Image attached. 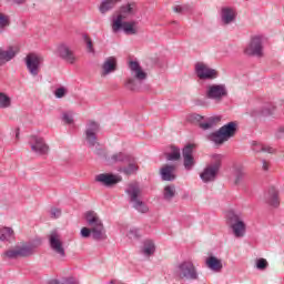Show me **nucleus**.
<instances>
[{
  "label": "nucleus",
  "mask_w": 284,
  "mask_h": 284,
  "mask_svg": "<svg viewBox=\"0 0 284 284\" xmlns=\"http://www.w3.org/2000/svg\"><path fill=\"white\" fill-rule=\"evenodd\" d=\"M84 220L92 230V240L93 241H106L108 233L105 231V225L103 224V220L99 216V213L94 211H87L84 213Z\"/></svg>",
  "instance_id": "nucleus-1"
},
{
  "label": "nucleus",
  "mask_w": 284,
  "mask_h": 284,
  "mask_svg": "<svg viewBox=\"0 0 284 284\" xmlns=\"http://www.w3.org/2000/svg\"><path fill=\"white\" fill-rule=\"evenodd\" d=\"M131 77L124 82V88L130 90V92H140L141 85H143V81L148 79V73L143 71L141 64L136 61H131L129 63Z\"/></svg>",
  "instance_id": "nucleus-2"
},
{
  "label": "nucleus",
  "mask_w": 284,
  "mask_h": 284,
  "mask_svg": "<svg viewBox=\"0 0 284 284\" xmlns=\"http://www.w3.org/2000/svg\"><path fill=\"white\" fill-rule=\"evenodd\" d=\"M125 193L129 196V201L132 204V207L136 210V212H140V214H148V212H150L148 204L141 200L143 191H141V186L138 182L130 183L125 190Z\"/></svg>",
  "instance_id": "nucleus-3"
},
{
  "label": "nucleus",
  "mask_w": 284,
  "mask_h": 284,
  "mask_svg": "<svg viewBox=\"0 0 284 284\" xmlns=\"http://www.w3.org/2000/svg\"><path fill=\"white\" fill-rule=\"evenodd\" d=\"M239 130V123L232 121L223 126H221L217 131L210 134V141L215 143V145H223L226 143L229 139H233L236 136V131Z\"/></svg>",
  "instance_id": "nucleus-4"
},
{
  "label": "nucleus",
  "mask_w": 284,
  "mask_h": 284,
  "mask_svg": "<svg viewBox=\"0 0 284 284\" xmlns=\"http://www.w3.org/2000/svg\"><path fill=\"white\" fill-rule=\"evenodd\" d=\"M101 132V124L94 120H90L87 122L84 130V140L89 148H95L97 150H101V144L99 143V138L97 134Z\"/></svg>",
  "instance_id": "nucleus-5"
},
{
  "label": "nucleus",
  "mask_w": 284,
  "mask_h": 284,
  "mask_svg": "<svg viewBox=\"0 0 284 284\" xmlns=\"http://www.w3.org/2000/svg\"><path fill=\"white\" fill-rule=\"evenodd\" d=\"M175 276L182 281H199L196 266H194V263L190 261H184L176 265Z\"/></svg>",
  "instance_id": "nucleus-6"
},
{
  "label": "nucleus",
  "mask_w": 284,
  "mask_h": 284,
  "mask_svg": "<svg viewBox=\"0 0 284 284\" xmlns=\"http://www.w3.org/2000/svg\"><path fill=\"white\" fill-rule=\"evenodd\" d=\"M36 246L34 244L23 243L18 244L12 248H9L3 253V256L9 260L14 258H28V256H32L34 254Z\"/></svg>",
  "instance_id": "nucleus-7"
},
{
  "label": "nucleus",
  "mask_w": 284,
  "mask_h": 284,
  "mask_svg": "<svg viewBox=\"0 0 284 284\" xmlns=\"http://www.w3.org/2000/svg\"><path fill=\"white\" fill-rule=\"evenodd\" d=\"M27 70L31 77H39L41 65H43V57L38 53H29L24 58Z\"/></svg>",
  "instance_id": "nucleus-8"
},
{
  "label": "nucleus",
  "mask_w": 284,
  "mask_h": 284,
  "mask_svg": "<svg viewBox=\"0 0 284 284\" xmlns=\"http://www.w3.org/2000/svg\"><path fill=\"white\" fill-rule=\"evenodd\" d=\"M227 220L231 225V230H233L234 236L236 239H243V236H245L246 225L241 215L234 212H229Z\"/></svg>",
  "instance_id": "nucleus-9"
},
{
  "label": "nucleus",
  "mask_w": 284,
  "mask_h": 284,
  "mask_svg": "<svg viewBox=\"0 0 284 284\" xmlns=\"http://www.w3.org/2000/svg\"><path fill=\"white\" fill-rule=\"evenodd\" d=\"M206 99L221 103L227 97V87L225 84H209L205 91Z\"/></svg>",
  "instance_id": "nucleus-10"
},
{
  "label": "nucleus",
  "mask_w": 284,
  "mask_h": 284,
  "mask_svg": "<svg viewBox=\"0 0 284 284\" xmlns=\"http://www.w3.org/2000/svg\"><path fill=\"white\" fill-rule=\"evenodd\" d=\"M31 152L37 156H48L50 154V145L47 144L45 140L38 135H32L29 140Z\"/></svg>",
  "instance_id": "nucleus-11"
},
{
  "label": "nucleus",
  "mask_w": 284,
  "mask_h": 284,
  "mask_svg": "<svg viewBox=\"0 0 284 284\" xmlns=\"http://www.w3.org/2000/svg\"><path fill=\"white\" fill-rule=\"evenodd\" d=\"M195 74L201 81H212L213 79L219 78V71L210 68V65L203 62L195 63Z\"/></svg>",
  "instance_id": "nucleus-12"
},
{
  "label": "nucleus",
  "mask_w": 284,
  "mask_h": 284,
  "mask_svg": "<svg viewBox=\"0 0 284 284\" xmlns=\"http://www.w3.org/2000/svg\"><path fill=\"white\" fill-rule=\"evenodd\" d=\"M244 54H247V57H263V37H252L250 43L244 49Z\"/></svg>",
  "instance_id": "nucleus-13"
},
{
  "label": "nucleus",
  "mask_w": 284,
  "mask_h": 284,
  "mask_svg": "<svg viewBox=\"0 0 284 284\" xmlns=\"http://www.w3.org/2000/svg\"><path fill=\"white\" fill-rule=\"evenodd\" d=\"M49 245L54 254L60 256V258H65V247H63V240H61L59 232L52 231L49 234Z\"/></svg>",
  "instance_id": "nucleus-14"
},
{
  "label": "nucleus",
  "mask_w": 284,
  "mask_h": 284,
  "mask_svg": "<svg viewBox=\"0 0 284 284\" xmlns=\"http://www.w3.org/2000/svg\"><path fill=\"white\" fill-rule=\"evenodd\" d=\"M134 16V9L131 4H125L120 8L119 11L112 14L111 17V23L119 29L121 28V22L125 21L129 17Z\"/></svg>",
  "instance_id": "nucleus-15"
},
{
  "label": "nucleus",
  "mask_w": 284,
  "mask_h": 284,
  "mask_svg": "<svg viewBox=\"0 0 284 284\" xmlns=\"http://www.w3.org/2000/svg\"><path fill=\"white\" fill-rule=\"evenodd\" d=\"M111 30L114 34H116V32H121V30L124 32V34L128 36H135L139 34V22L138 21H122L120 22V28L116 29V27H114V23H111Z\"/></svg>",
  "instance_id": "nucleus-16"
},
{
  "label": "nucleus",
  "mask_w": 284,
  "mask_h": 284,
  "mask_svg": "<svg viewBox=\"0 0 284 284\" xmlns=\"http://www.w3.org/2000/svg\"><path fill=\"white\" fill-rule=\"evenodd\" d=\"M94 152L98 156L105 159V161H108L110 164L126 163V161H130V158L132 156V155H128L123 152H118V153H114L113 155H111L110 158H108V154L105 153V150H103V149H97Z\"/></svg>",
  "instance_id": "nucleus-17"
},
{
  "label": "nucleus",
  "mask_w": 284,
  "mask_h": 284,
  "mask_svg": "<svg viewBox=\"0 0 284 284\" xmlns=\"http://www.w3.org/2000/svg\"><path fill=\"white\" fill-rule=\"evenodd\" d=\"M57 52L58 57L62 59V61H65V63H70V65H74L77 63V55L68 44L61 43L58 47Z\"/></svg>",
  "instance_id": "nucleus-18"
},
{
  "label": "nucleus",
  "mask_w": 284,
  "mask_h": 284,
  "mask_svg": "<svg viewBox=\"0 0 284 284\" xmlns=\"http://www.w3.org/2000/svg\"><path fill=\"white\" fill-rule=\"evenodd\" d=\"M193 153H194L193 144H187L186 146H184L182 151L184 170L189 172L194 168V165H196V161L194 160Z\"/></svg>",
  "instance_id": "nucleus-19"
},
{
  "label": "nucleus",
  "mask_w": 284,
  "mask_h": 284,
  "mask_svg": "<svg viewBox=\"0 0 284 284\" xmlns=\"http://www.w3.org/2000/svg\"><path fill=\"white\" fill-rule=\"evenodd\" d=\"M97 183H101L105 185V187H112V185H116V183H121L122 178L119 175L110 174V173H100L95 175Z\"/></svg>",
  "instance_id": "nucleus-20"
},
{
  "label": "nucleus",
  "mask_w": 284,
  "mask_h": 284,
  "mask_svg": "<svg viewBox=\"0 0 284 284\" xmlns=\"http://www.w3.org/2000/svg\"><path fill=\"white\" fill-rule=\"evenodd\" d=\"M160 175L162 181H175L176 180V164H164L160 169Z\"/></svg>",
  "instance_id": "nucleus-21"
},
{
  "label": "nucleus",
  "mask_w": 284,
  "mask_h": 284,
  "mask_svg": "<svg viewBox=\"0 0 284 284\" xmlns=\"http://www.w3.org/2000/svg\"><path fill=\"white\" fill-rule=\"evenodd\" d=\"M221 19L224 26H230L236 21V10L231 7H223L221 10Z\"/></svg>",
  "instance_id": "nucleus-22"
},
{
  "label": "nucleus",
  "mask_w": 284,
  "mask_h": 284,
  "mask_svg": "<svg viewBox=\"0 0 284 284\" xmlns=\"http://www.w3.org/2000/svg\"><path fill=\"white\" fill-rule=\"evenodd\" d=\"M217 175L219 171L207 164L203 172L200 174V179L203 181V183H212V181H216Z\"/></svg>",
  "instance_id": "nucleus-23"
},
{
  "label": "nucleus",
  "mask_w": 284,
  "mask_h": 284,
  "mask_svg": "<svg viewBox=\"0 0 284 284\" xmlns=\"http://www.w3.org/2000/svg\"><path fill=\"white\" fill-rule=\"evenodd\" d=\"M116 72V58L110 57L102 63L101 77H108Z\"/></svg>",
  "instance_id": "nucleus-24"
},
{
  "label": "nucleus",
  "mask_w": 284,
  "mask_h": 284,
  "mask_svg": "<svg viewBox=\"0 0 284 284\" xmlns=\"http://www.w3.org/2000/svg\"><path fill=\"white\" fill-rule=\"evenodd\" d=\"M126 163H129L128 166L120 168L118 172H121L126 176H131V174H136V172H139V164L136 163V159L132 155L130 156V161H126Z\"/></svg>",
  "instance_id": "nucleus-25"
},
{
  "label": "nucleus",
  "mask_w": 284,
  "mask_h": 284,
  "mask_svg": "<svg viewBox=\"0 0 284 284\" xmlns=\"http://www.w3.org/2000/svg\"><path fill=\"white\" fill-rule=\"evenodd\" d=\"M205 265L211 272H222L223 270V261H221L219 257L211 255L205 260Z\"/></svg>",
  "instance_id": "nucleus-26"
},
{
  "label": "nucleus",
  "mask_w": 284,
  "mask_h": 284,
  "mask_svg": "<svg viewBox=\"0 0 284 284\" xmlns=\"http://www.w3.org/2000/svg\"><path fill=\"white\" fill-rule=\"evenodd\" d=\"M13 57H17V51L12 47H9L7 50L0 48V65L12 61Z\"/></svg>",
  "instance_id": "nucleus-27"
},
{
  "label": "nucleus",
  "mask_w": 284,
  "mask_h": 284,
  "mask_svg": "<svg viewBox=\"0 0 284 284\" xmlns=\"http://www.w3.org/2000/svg\"><path fill=\"white\" fill-rule=\"evenodd\" d=\"M266 203L271 205L272 207H276L278 202V191L275 187H271L265 196Z\"/></svg>",
  "instance_id": "nucleus-28"
},
{
  "label": "nucleus",
  "mask_w": 284,
  "mask_h": 284,
  "mask_svg": "<svg viewBox=\"0 0 284 284\" xmlns=\"http://www.w3.org/2000/svg\"><path fill=\"white\" fill-rule=\"evenodd\" d=\"M120 1L121 0H103L99 7L101 14H105V12L113 10Z\"/></svg>",
  "instance_id": "nucleus-29"
},
{
  "label": "nucleus",
  "mask_w": 284,
  "mask_h": 284,
  "mask_svg": "<svg viewBox=\"0 0 284 284\" xmlns=\"http://www.w3.org/2000/svg\"><path fill=\"white\" fill-rule=\"evenodd\" d=\"M156 252V245L154 244V241L152 240H146L143 243L142 247V254L144 256H152Z\"/></svg>",
  "instance_id": "nucleus-30"
},
{
  "label": "nucleus",
  "mask_w": 284,
  "mask_h": 284,
  "mask_svg": "<svg viewBox=\"0 0 284 284\" xmlns=\"http://www.w3.org/2000/svg\"><path fill=\"white\" fill-rule=\"evenodd\" d=\"M221 121L220 116L207 118L205 122H200L201 130H212Z\"/></svg>",
  "instance_id": "nucleus-31"
},
{
  "label": "nucleus",
  "mask_w": 284,
  "mask_h": 284,
  "mask_svg": "<svg viewBox=\"0 0 284 284\" xmlns=\"http://www.w3.org/2000/svg\"><path fill=\"white\" fill-rule=\"evenodd\" d=\"M166 161H179L181 159V150L176 146H171V151L165 153Z\"/></svg>",
  "instance_id": "nucleus-32"
},
{
  "label": "nucleus",
  "mask_w": 284,
  "mask_h": 284,
  "mask_svg": "<svg viewBox=\"0 0 284 284\" xmlns=\"http://www.w3.org/2000/svg\"><path fill=\"white\" fill-rule=\"evenodd\" d=\"M164 201H172L176 196V187L174 185H166L163 191Z\"/></svg>",
  "instance_id": "nucleus-33"
},
{
  "label": "nucleus",
  "mask_w": 284,
  "mask_h": 284,
  "mask_svg": "<svg viewBox=\"0 0 284 284\" xmlns=\"http://www.w3.org/2000/svg\"><path fill=\"white\" fill-rule=\"evenodd\" d=\"M11 236H14L12 227L0 226V241H10Z\"/></svg>",
  "instance_id": "nucleus-34"
},
{
  "label": "nucleus",
  "mask_w": 284,
  "mask_h": 284,
  "mask_svg": "<svg viewBox=\"0 0 284 284\" xmlns=\"http://www.w3.org/2000/svg\"><path fill=\"white\" fill-rule=\"evenodd\" d=\"M223 161L222 154H213L211 155V163L209 164L214 170H221V162Z\"/></svg>",
  "instance_id": "nucleus-35"
},
{
  "label": "nucleus",
  "mask_w": 284,
  "mask_h": 284,
  "mask_svg": "<svg viewBox=\"0 0 284 284\" xmlns=\"http://www.w3.org/2000/svg\"><path fill=\"white\" fill-rule=\"evenodd\" d=\"M7 28H10V16L0 12V32H4Z\"/></svg>",
  "instance_id": "nucleus-36"
},
{
  "label": "nucleus",
  "mask_w": 284,
  "mask_h": 284,
  "mask_svg": "<svg viewBox=\"0 0 284 284\" xmlns=\"http://www.w3.org/2000/svg\"><path fill=\"white\" fill-rule=\"evenodd\" d=\"M245 176H246L245 170L236 169L234 172V184L241 185V183H243V180L245 179Z\"/></svg>",
  "instance_id": "nucleus-37"
},
{
  "label": "nucleus",
  "mask_w": 284,
  "mask_h": 284,
  "mask_svg": "<svg viewBox=\"0 0 284 284\" xmlns=\"http://www.w3.org/2000/svg\"><path fill=\"white\" fill-rule=\"evenodd\" d=\"M173 12H176L178 14H185V12H192V6L176 4L173 7Z\"/></svg>",
  "instance_id": "nucleus-38"
},
{
  "label": "nucleus",
  "mask_w": 284,
  "mask_h": 284,
  "mask_svg": "<svg viewBox=\"0 0 284 284\" xmlns=\"http://www.w3.org/2000/svg\"><path fill=\"white\" fill-rule=\"evenodd\" d=\"M10 105H12V100L10 97H8L6 93H0V108L6 109L10 108Z\"/></svg>",
  "instance_id": "nucleus-39"
},
{
  "label": "nucleus",
  "mask_w": 284,
  "mask_h": 284,
  "mask_svg": "<svg viewBox=\"0 0 284 284\" xmlns=\"http://www.w3.org/2000/svg\"><path fill=\"white\" fill-rule=\"evenodd\" d=\"M270 263H267V260L263 258V257H260L255 261V267L256 270H267Z\"/></svg>",
  "instance_id": "nucleus-40"
},
{
  "label": "nucleus",
  "mask_w": 284,
  "mask_h": 284,
  "mask_svg": "<svg viewBox=\"0 0 284 284\" xmlns=\"http://www.w3.org/2000/svg\"><path fill=\"white\" fill-rule=\"evenodd\" d=\"M254 152H266L267 154H274V150L271 146H265L262 144H256L253 148Z\"/></svg>",
  "instance_id": "nucleus-41"
},
{
  "label": "nucleus",
  "mask_w": 284,
  "mask_h": 284,
  "mask_svg": "<svg viewBox=\"0 0 284 284\" xmlns=\"http://www.w3.org/2000/svg\"><path fill=\"white\" fill-rule=\"evenodd\" d=\"M205 118L199 113H192L190 116H189V121H191L192 123H199V125H201V123H203L202 121L204 120Z\"/></svg>",
  "instance_id": "nucleus-42"
},
{
  "label": "nucleus",
  "mask_w": 284,
  "mask_h": 284,
  "mask_svg": "<svg viewBox=\"0 0 284 284\" xmlns=\"http://www.w3.org/2000/svg\"><path fill=\"white\" fill-rule=\"evenodd\" d=\"M80 236L82 239H92V229L89 226V227H82L81 231H80Z\"/></svg>",
  "instance_id": "nucleus-43"
},
{
  "label": "nucleus",
  "mask_w": 284,
  "mask_h": 284,
  "mask_svg": "<svg viewBox=\"0 0 284 284\" xmlns=\"http://www.w3.org/2000/svg\"><path fill=\"white\" fill-rule=\"evenodd\" d=\"M65 94H68V90L64 87L58 88L54 91V97L57 99H63V97H65Z\"/></svg>",
  "instance_id": "nucleus-44"
},
{
  "label": "nucleus",
  "mask_w": 284,
  "mask_h": 284,
  "mask_svg": "<svg viewBox=\"0 0 284 284\" xmlns=\"http://www.w3.org/2000/svg\"><path fill=\"white\" fill-rule=\"evenodd\" d=\"M83 39H84V42L87 43V48H88L89 52L94 53V47L92 44V39H90V37L85 36V34L83 36Z\"/></svg>",
  "instance_id": "nucleus-45"
},
{
  "label": "nucleus",
  "mask_w": 284,
  "mask_h": 284,
  "mask_svg": "<svg viewBox=\"0 0 284 284\" xmlns=\"http://www.w3.org/2000/svg\"><path fill=\"white\" fill-rule=\"evenodd\" d=\"M51 219H59L61 216V209L52 207L50 211Z\"/></svg>",
  "instance_id": "nucleus-46"
},
{
  "label": "nucleus",
  "mask_w": 284,
  "mask_h": 284,
  "mask_svg": "<svg viewBox=\"0 0 284 284\" xmlns=\"http://www.w3.org/2000/svg\"><path fill=\"white\" fill-rule=\"evenodd\" d=\"M62 121H64V123H68L70 125L71 123L74 122V118H72V114L70 113H63Z\"/></svg>",
  "instance_id": "nucleus-47"
},
{
  "label": "nucleus",
  "mask_w": 284,
  "mask_h": 284,
  "mask_svg": "<svg viewBox=\"0 0 284 284\" xmlns=\"http://www.w3.org/2000/svg\"><path fill=\"white\" fill-rule=\"evenodd\" d=\"M126 236H128L129 239H131V240H132V239H139V230H138V229H131V230H129Z\"/></svg>",
  "instance_id": "nucleus-48"
},
{
  "label": "nucleus",
  "mask_w": 284,
  "mask_h": 284,
  "mask_svg": "<svg viewBox=\"0 0 284 284\" xmlns=\"http://www.w3.org/2000/svg\"><path fill=\"white\" fill-rule=\"evenodd\" d=\"M260 114L262 116H270V114H272V109L270 106H264Z\"/></svg>",
  "instance_id": "nucleus-49"
},
{
  "label": "nucleus",
  "mask_w": 284,
  "mask_h": 284,
  "mask_svg": "<svg viewBox=\"0 0 284 284\" xmlns=\"http://www.w3.org/2000/svg\"><path fill=\"white\" fill-rule=\"evenodd\" d=\"M275 136H276V139H283V136H284V128L283 126L277 129Z\"/></svg>",
  "instance_id": "nucleus-50"
},
{
  "label": "nucleus",
  "mask_w": 284,
  "mask_h": 284,
  "mask_svg": "<svg viewBox=\"0 0 284 284\" xmlns=\"http://www.w3.org/2000/svg\"><path fill=\"white\" fill-rule=\"evenodd\" d=\"M262 169L264 172H267V170H270V162L262 160Z\"/></svg>",
  "instance_id": "nucleus-51"
},
{
  "label": "nucleus",
  "mask_w": 284,
  "mask_h": 284,
  "mask_svg": "<svg viewBox=\"0 0 284 284\" xmlns=\"http://www.w3.org/2000/svg\"><path fill=\"white\" fill-rule=\"evenodd\" d=\"M13 2L17 3L18 6H21L26 3V0H13Z\"/></svg>",
  "instance_id": "nucleus-52"
},
{
  "label": "nucleus",
  "mask_w": 284,
  "mask_h": 284,
  "mask_svg": "<svg viewBox=\"0 0 284 284\" xmlns=\"http://www.w3.org/2000/svg\"><path fill=\"white\" fill-rule=\"evenodd\" d=\"M16 139H19V129L16 130Z\"/></svg>",
  "instance_id": "nucleus-53"
},
{
  "label": "nucleus",
  "mask_w": 284,
  "mask_h": 284,
  "mask_svg": "<svg viewBox=\"0 0 284 284\" xmlns=\"http://www.w3.org/2000/svg\"><path fill=\"white\" fill-rule=\"evenodd\" d=\"M2 11H1V9H0V13H1Z\"/></svg>",
  "instance_id": "nucleus-54"
}]
</instances>
